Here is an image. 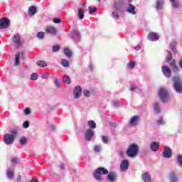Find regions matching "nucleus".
Listing matches in <instances>:
<instances>
[{
	"instance_id": "f257e3e1",
	"label": "nucleus",
	"mask_w": 182,
	"mask_h": 182,
	"mask_svg": "<svg viewBox=\"0 0 182 182\" xmlns=\"http://www.w3.org/2000/svg\"><path fill=\"white\" fill-rule=\"evenodd\" d=\"M109 174V171L104 167L97 168L94 173V178L97 181H102L103 178L102 176H106Z\"/></svg>"
},
{
	"instance_id": "f03ea898",
	"label": "nucleus",
	"mask_w": 182,
	"mask_h": 182,
	"mask_svg": "<svg viewBox=\"0 0 182 182\" xmlns=\"http://www.w3.org/2000/svg\"><path fill=\"white\" fill-rule=\"evenodd\" d=\"M139 145L136 144H132L129 145L127 151V156H128V157H131L132 159H134V157L139 154Z\"/></svg>"
},
{
	"instance_id": "7ed1b4c3",
	"label": "nucleus",
	"mask_w": 182,
	"mask_h": 182,
	"mask_svg": "<svg viewBox=\"0 0 182 182\" xmlns=\"http://www.w3.org/2000/svg\"><path fill=\"white\" fill-rule=\"evenodd\" d=\"M173 88L174 90L177 92V93H182V82L181 80L180 79V77L178 76H176L173 77Z\"/></svg>"
},
{
	"instance_id": "20e7f679",
	"label": "nucleus",
	"mask_w": 182,
	"mask_h": 182,
	"mask_svg": "<svg viewBox=\"0 0 182 182\" xmlns=\"http://www.w3.org/2000/svg\"><path fill=\"white\" fill-rule=\"evenodd\" d=\"M159 96L164 103H166V102H168L170 100V97H168V91H167V89L164 87L160 88L159 91Z\"/></svg>"
},
{
	"instance_id": "39448f33",
	"label": "nucleus",
	"mask_w": 182,
	"mask_h": 182,
	"mask_svg": "<svg viewBox=\"0 0 182 182\" xmlns=\"http://www.w3.org/2000/svg\"><path fill=\"white\" fill-rule=\"evenodd\" d=\"M140 123V117L138 115L132 117L129 121V127H136Z\"/></svg>"
},
{
	"instance_id": "423d86ee",
	"label": "nucleus",
	"mask_w": 182,
	"mask_h": 182,
	"mask_svg": "<svg viewBox=\"0 0 182 182\" xmlns=\"http://www.w3.org/2000/svg\"><path fill=\"white\" fill-rule=\"evenodd\" d=\"M11 25V20L6 17L0 18V29H6Z\"/></svg>"
},
{
	"instance_id": "0eeeda50",
	"label": "nucleus",
	"mask_w": 182,
	"mask_h": 182,
	"mask_svg": "<svg viewBox=\"0 0 182 182\" xmlns=\"http://www.w3.org/2000/svg\"><path fill=\"white\" fill-rule=\"evenodd\" d=\"M15 140V136L14 134H5L3 137V141L5 144H12Z\"/></svg>"
},
{
	"instance_id": "6e6552de",
	"label": "nucleus",
	"mask_w": 182,
	"mask_h": 182,
	"mask_svg": "<svg viewBox=\"0 0 182 182\" xmlns=\"http://www.w3.org/2000/svg\"><path fill=\"white\" fill-rule=\"evenodd\" d=\"M120 8H121V12H122L123 8H124V0H121V1H117L113 4V9L115 11H120Z\"/></svg>"
},
{
	"instance_id": "1a4fd4ad",
	"label": "nucleus",
	"mask_w": 182,
	"mask_h": 182,
	"mask_svg": "<svg viewBox=\"0 0 182 182\" xmlns=\"http://www.w3.org/2000/svg\"><path fill=\"white\" fill-rule=\"evenodd\" d=\"M21 58L23 59L25 58V53L23 52H18L16 53L15 55V59H14V65L15 66H19V63H21Z\"/></svg>"
},
{
	"instance_id": "9d476101",
	"label": "nucleus",
	"mask_w": 182,
	"mask_h": 182,
	"mask_svg": "<svg viewBox=\"0 0 182 182\" xmlns=\"http://www.w3.org/2000/svg\"><path fill=\"white\" fill-rule=\"evenodd\" d=\"M162 154H163V157H164V159H170V158H171V156H173L171 149L168 146H165L164 148Z\"/></svg>"
},
{
	"instance_id": "9b49d317",
	"label": "nucleus",
	"mask_w": 182,
	"mask_h": 182,
	"mask_svg": "<svg viewBox=\"0 0 182 182\" xmlns=\"http://www.w3.org/2000/svg\"><path fill=\"white\" fill-rule=\"evenodd\" d=\"M95 136V132H93L92 129H87L85 134V139L87 141H90L92 140V137Z\"/></svg>"
},
{
	"instance_id": "f8f14e48",
	"label": "nucleus",
	"mask_w": 182,
	"mask_h": 182,
	"mask_svg": "<svg viewBox=\"0 0 182 182\" xmlns=\"http://www.w3.org/2000/svg\"><path fill=\"white\" fill-rule=\"evenodd\" d=\"M13 42L17 48H19L22 45V41H21V36L16 33L13 37Z\"/></svg>"
},
{
	"instance_id": "ddd939ff",
	"label": "nucleus",
	"mask_w": 182,
	"mask_h": 182,
	"mask_svg": "<svg viewBox=\"0 0 182 182\" xmlns=\"http://www.w3.org/2000/svg\"><path fill=\"white\" fill-rule=\"evenodd\" d=\"M74 97L79 99L82 95V87L80 86H76L73 90Z\"/></svg>"
},
{
	"instance_id": "4468645a",
	"label": "nucleus",
	"mask_w": 182,
	"mask_h": 182,
	"mask_svg": "<svg viewBox=\"0 0 182 182\" xmlns=\"http://www.w3.org/2000/svg\"><path fill=\"white\" fill-rule=\"evenodd\" d=\"M162 72L165 77H170L171 76V70L167 65L162 66Z\"/></svg>"
},
{
	"instance_id": "2eb2a0df",
	"label": "nucleus",
	"mask_w": 182,
	"mask_h": 182,
	"mask_svg": "<svg viewBox=\"0 0 182 182\" xmlns=\"http://www.w3.org/2000/svg\"><path fill=\"white\" fill-rule=\"evenodd\" d=\"M117 177V175H116V173L108 172L107 176V179L108 180V181L114 182V181H116Z\"/></svg>"
},
{
	"instance_id": "dca6fc26",
	"label": "nucleus",
	"mask_w": 182,
	"mask_h": 182,
	"mask_svg": "<svg viewBox=\"0 0 182 182\" xmlns=\"http://www.w3.org/2000/svg\"><path fill=\"white\" fill-rule=\"evenodd\" d=\"M121 171H127L129 169V161L123 160L120 164Z\"/></svg>"
},
{
	"instance_id": "f3484780",
	"label": "nucleus",
	"mask_w": 182,
	"mask_h": 182,
	"mask_svg": "<svg viewBox=\"0 0 182 182\" xmlns=\"http://www.w3.org/2000/svg\"><path fill=\"white\" fill-rule=\"evenodd\" d=\"M141 178L144 182H151V175L149 172L142 173Z\"/></svg>"
},
{
	"instance_id": "a211bd4d",
	"label": "nucleus",
	"mask_w": 182,
	"mask_h": 182,
	"mask_svg": "<svg viewBox=\"0 0 182 182\" xmlns=\"http://www.w3.org/2000/svg\"><path fill=\"white\" fill-rule=\"evenodd\" d=\"M164 6V0H156L155 8L157 11H161Z\"/></svg>"
},
{
	"instance_id": "6ab92c4d",
	"label": "nucleus",
	"mask_w": 182,
	"mask_h": 182,
	"mask_svg": "<svg viewBox=\"0 0 182 182\" xmlns=\"http://www.w3.org/2000/svg\"><path fill=\"white\" fill-rule=\"evenodd\" d=\"M46 33H49L50 35L55 36V35H56L57 30L55 27L47 26L46 27Z\"/></svg>"
},
{
	"instance_id": "aec40b11",
	"label": "nucleus",
	"mask_w": 182,
	"mask_h": 182,
	"mask_svg": "<svg viewBox=\"0 0 182 182\" xmlns=\"http://www.w3.org/2000/svg\"><path fill=\"white\" fill-rule=\"evenodd\" d=\"M150 149L152 151H157L160 149V143L154 141L150 144Z\"/></svg>"
},
{
	"instance_id": "412c9836",
	"label": "nucleus",
	"mask_w": 182,
	"mask_h": 182,
	"mask_svg": "<svg viewBox=\"0 0 182 182\" xmlns=\"http://www.w3.org/2000/svg\"><path fill=\"white\" fill-rule=\"evenodd\" d=\"M169 182H178V176H177V173L174 172H171L169 174Z\"/></svg>"
},
{
	"instance_id": "4be33fe9",
	"label": "nucleus",
	"mask_w": 182,
	"mask_h": 182,
	"mask_svg": "<svg viewBox=\"0 0 182 182\" xmlns=\"http://www.w3.org/2000/svg\"><path fill=\"white\" fill-rule=\"evenodd\" d=\"M127 12H128V14H131L132 15H136V7L133 4H129L127 9Z\"/></svg>"
},
{
	"instance_id": "5701e85b",
	"label": "nucleus",
	"mask_w": 182,
	"mask_h": 182,
	"mask_svg": "<svg viewBox=\"0 0 182 182\" xmlns=\"http://www.w3.org/2000/svg\"><path fill=\"white\" fill-rule=\"evenodd\" d=\"M148 39L152 42H154L156 41H159V36H157L156 33L152 32L148 35Z\"/></svg>"
},
{
	"instance_id": "b1692460",
	"label": "nucleus",
	"mask_w": 182,
	"mask_h": 182,
	"mask_svg": "<svg viewBox=\"0 0 182 182\" xmlns=\"http://www.w3.org/2000/svg\"><path fill=\"white\" fill-rule=\"evenodd\" d=\"M37 9H36V6H31L28 9V15L30 16H33V15H35L37 12Z\"/></svg>"
},
{
	"instance_id": "393cba45",
	"label": "nucleus",
	"mask_w": 182,
	"mask_h": 182,
	"mask_svg": "<svg viewBox=\"0 0 182 182\" xmlns=\"http://www.w3.org/2000/svg\"><path fill=\"white\" fill-rule=\"evenodd\" d=\"M6 176L9 180H12L14 178V169L9 168L6 171Z\"/></svg>"
},
{
	"instance_id": "a878e982",
	"label": "nucleus",
	"mask_w": 182,
	"mask_h": 182,
	"mask_svg": "<svg viewBox=\"0 0 182 182\" xmlns=\"http://www.w3.org/2000/svg\"><path fill=\"white\" fill-rule=\"evenodd\" d=\"M73 38L74 41H79V39H80V34L79 33V31L74 30L73 31Z\"/></svg>"
},
{
	"instance_id": "bb28decb",
	"label": "nucleus",
	"mask_w": 182,
	"mask_h": 182,
	"mask_svg": "<svg viewBox=\"0 0 182 182\" xmlns=\"http://www.w3.org/2000/svg\"><path fill=\"white\" fill-rule=\"evenodd\" d=\"M176 45H177V43L176 42L175 40L172 41L171 43H170L171 50L174 53H177V50L176 49Z\"/></svg>"
},
{
	"instance_id": "cd10ccee",
	"label": "nucleus",
	"mask_w": 182,
	"mask_h": 182,
	"mask_svg": "<svg viewBox=\"0 0 182 182\" xmlns=\"http://www.w3.org/2000/svg\"><path fill=\"white\" fill-rule=\"evenodd\" d=\"M78 18L79 19H83L85 18V10L82 8L78 9Z\"/></svg>"
},
{
	"instance_id": "c85d7f7f",
	"label": "nucleus",
	"mask_w": 182,
	"mask_h": 182,
	"mask_svg": "<svg viewBox=\"0 0 182 182\" xmlns=\"http://www.w3.org/2000/svg\"><path fill=\"white\" fill-rule=\"evenodd\" d=\"M170 65L175 72H178V67L176 65V60L171 61Z\"/></svg>"
},
{
	"instance_id": "c756f323",
	"label": "nucleus",
	"mask_w": 182,
	"mask_h": 182,
	"mask_svg": "<svg viewBox=\"0 0 182 182\" xmlns=\"http://www.w3.org/2000/svg\"><path fill=\"white\" fill-rule=\"evenodd\" d=\"M19 143L21 144V146H26V143H28V138L22 136L20 138Z\"/></svg>"
},
{
	"instance_id": "7c9ffc66",
	"label": "nucleus",
	"mask_w": 182,
	"mask_h": 182,
	"mask_svg": "<svg viewBox=\"0 0 182 182\" xmlns=\"http://www.w3.org/2000/svg\"><path fill=\"white\" fill-rule=\"evenodd\" d=\"M154 110L155 113H160L161 109H160V105L159 103H155L154 105Z\"/></svg>"
},
{
	"instance_id": "2f4dec72",
	"label": "nucleus",
	"mask_w": 182,
	"mask_h": 182,
	"mask_svg": "<svg viewBox=\"0 0 182 182\" xmlns=\"http://www.w3.org/2000/svg\"><path fill=\"white\" fill-rule=\"evenodd\" d=\"M37 65L40 66V68H46V66H48V64L44 60L37 61Z\"/></svg>"
},
{
	"instance_id": "473e14b6",
	"label": "nucleus",
	"mask_w": 182,
	"mask_h": 182,
	"mask_svg": "<svg viewBox=\"0 0 182 182\" xmlns=\"http://www.w3.org/2000/svg\"><path fill=\"white\" fill-rule=\"evenodd\" d=\"M64 54L67 58H71L72 56V51L69 48H65L64 49Z\"/></svg>"
},
{
	"instance_id": "72a5a7b5",
	"label": "nucleus",
	"mask_w": 182,
	"mask_h": 182,
	"mask_svg": "<svg viewBox=\"0 0 182 182\" xmlns=\"http://www.w3.org/2000/svg\"><path fill=\"white\" fill-rule=\"evenodd\" d=\"M88 126L90 129H96V122L93 120L88 121Z\"/></svg>"
},
{
	"instance_id": "f704fd0d",
	"label": "nucleus",
	"mask_w": 182,
	"mask_h": 182,
	"mask_svg": "<svg viewBox=\"0 0 182 182\" xmlns=\"http://www.w3.org/2000/svg\"><path fill=\"white\" fill-rule=\"evenodd\" d=\"M61 65L63 66V68H69V61H68L66 59H62Z\"/></svg>"
},
{
	"instance_id": "c9c22d12",
	"label": "nucleus",
	"mask_w": 182,
	"mask_h": 182,
	"mask_svg": "<svg viewBox=\"0 0 182 182\" xmlns=\"http://www.w3.org/2000/svg\"><path fill=\"white\" fill-rule=\"evenodd\" d=\"M63 82L67 83V85H70V78L68 75H64L63 77Z\"/></svg>"
},
{
	"instance_id": "e433bc0d",
	"label": "nucleus",
	"mask_w": 182,
	"mask_h": 182,
	"mask_svg": "<svg viewBox=\"0 0 182 182\" xmlns=\"http://www.w3.org/2000/svg\"><path fill=\"white\" fill-rule=\"evenodd\" d=\"M173 8H178V0H170Z\"/></svg>"
},
{
	"instance_id": "4c0bfd02",
	"label": "nucleus",
	"mask_w": 182,
	"mask_h": 182,
	"mask_svg": "<svg viewBox=\"0 0 182 182\" xmlns=\"http://www.w3.org/2000/svg\"><path fill=\"white\" fill-rule=\"evenodd\" d=\"M54 83L56 86V87H60V86L62 85V83L59 81V80L58 79V77H55L54 79Z\"/></svg>"
},
{
	"instance_id": "58836bf2",
	"label": "nucleus",
	"mask_w": 182,
	"mask_h": 182,
	"mask_svg": "<svg viewBox=\"0 0 182 182\" xmlns=\"http://www.w3.org/2000/svg\"><path fill=\"white\" fill-rule=\"evenodd\" d=\"M168 53L167 57H166V62H170L173 59V55H171V52L166 50Z\"/></svg>"
},
{
	"instance_id": "ea45409f",
	"label": "nucleus",
	"mask_w": 182,
	"mask_h": 182,
	"mask_svg": "<svg viewBox=\"0 0 182 182\" xmlns=\"http://www.w3.org/2000/svg\"><path fill=\"white\" fill-rule=\"evenodd\" d=\"M134 66H136V62L134 61H130L127 65V68H129V69H133Z\"/></svg>"
},
{
	"instance_id": "a19ab883",
	"label": "nucleus",
	"mask_w": 182,
	"mask_h": 182,
	"mask_svg": "<svg viewBox=\"0 0 182 182\" xmlns=\"http://www.w3.org/2000/svg\"><path fill=\"white\" fill-rule=\"evenodd\" d=\"M37 38L38 39H43L45 38V33L43 31L38 32L37 33Z\"/></svg>"
},
{
	"instance_id": "79ce46f5",
	"label": "nucleus",
	"mask_w": 182,
	"mask_h": 182,
	"mask_svg": "<svg viewBox=\"0 0 182 182\" xmlns=\"http://www.w3.org/2000/svg\"><path fill=\"white\" fill-rule=\"evenodd\" d=\"M38 75L36 73L31 74V80H38Z\"/></svg>"
},
{
	"instance_id": "37998d69",
	"label": "nucleus",
	"mask_w": 182,
	"mask_h": 182,
	"mask_svg": "<svg viewBox=\"0 0 182 182\" xmlns=\"http://www.w3.org/2000/svg\"><path fill=\"white\" fill-rule=\"evenodd\" d=\"M157 124H159V126H163L164 124H166V122H164V120H163L162 119H158L156 121Z\"/></svg>"
},
{
	"instance_id": "c03bdc74",
	"label": "nucleus",
	"mask_w": 182,
	"mask_h": 182,
	"mask_svg": "<svg viewBox=\"0 0 182 182\" xmlns=\"http://www.w3.org/2000/svg\"><path fill=\"white\" fill-rule=\"evenodd\" d=\"M83 95L85 96V97H89V96H90V92L87 90H84Z\"/></svg>"
},
{
	"instance_id": "a18cd8bd",
	"label": "nucleus",
	"mask_w": 182,
	"mask_h": 182,
	"mask_svg": "<svg viewBox=\"0 0 182 182\" xmlns=\"http://www.w3.org/2000/svg\"><path fill=\"white\" fill-rule=\"evenodd\" d=\"M177 161L180 166H182V156L181 155H178L177 156Z\"/></svg>"
},
{
	"instance_id": "49530a36",
	"label": "nucleus",
	"mask_w": 182,
	"mask_h": 182,
	"mask_svg": "<svg viewBox=\"0 0 182 182\" xmlns=\"http://www.w3.org/2000/svg\"><path fill=\"white\" fill-rule=\"evenodd\" d=\"M112 18H114V19H119V14L116 11H112Z\"/></svg>"
},
{
	"instance_id": "de8ad7c7",
	"label": "nucleus",
	"mask_w": 182,
	"mask_h": 182,
	"mask_svg": "<svg viewBox=\"0 0 182 182\" xmlns=\"http://www.w3.org/2000/svg\"><path fill=\"white\" fill-rule=\"evenodd\" d=\"M102 140L103 143H105V144H107V143L109 141V137L102 136Z\"/></svg>"
},
{
	"instance_id": "09e8293b",
	"label": "nucleus",
	"mask_w": 182,
	"mask_h": 182,
	"mask_svg": "<svg viewBox=\"0 0 182 182\" xmlns=\"http://www.w3.org/2000/svg\"><path fill=\"white\" fill-rule=\"evenodd\" d=\"M130 90L131 92H137V90H139V87L132 85L130 87Z\"/></svg>"
},
{
	"instance_id": "8fccbe9b",
	"label": "nucleus",
	"mask_w": 182,
	"mask_h": 182,
	"mask_svg": "<svg viewBox=\"0 0 182 182\" xmlns=\"http://www.w3.org/2000/svg\"><path fill=\"white\" fill-rule=\"evenodd\" d=\"M23 127L24 129H28L29 127V121H26L23 123Z\"/></svg>"
},
{
	"instance_id": "3c124183",
	"label": "nucleus",
	"mask_w": 182,
	"mask_h": 182,
	"mask_svg": "<svg viewBox=\"0 0 182 182\" xmlns=\"http://www.w3.org/2000/svg\"><path fill=\"white\" fill-rule=\"evenodd\" d=\"M97 9H96V7H94V8H91V7H89V11H90V15H92V14H95V12H96Z\"/></svg>"
},
{
	"instance_id": "603ef678",
	"label": "nucleus",
	"mask_w": 182,
	"mask_h": 182,
	"mask_svg": "<svg viewBox=\"0 0 182 182\" xmlns=\"http://www.w3.org/2000/svg\"><path fill=\"white\" fill-rule=\"evenodd\" d=\"M42 79H49V73H45L42 75Z\"/></svg>"
},
{
	"instance_id": "864d4df0",
	"label": "nucleus",
	"mask_w": 182,
	"mask_h": 182,
	"mask_svg": "<svg viewBox=\"0 0 182 182\" xmlns=\"http://www.w3.org/2000/svg\"><path fill=\"white\" fill-rule=\"evenodd\" d=\"M113 106H114V107H117L118 106H120V102L113 101Z\"/></svg>"
},
{
	"instance_id": "5fc2aeb1",
	"label": "nucleus",
	"mask_w": 182,
	"mask_h": 182,
	"mask_svg": "<svg viewBox=\"0 0 182 182\" xmlns=\"http://www.w3.org/2000/svg\"><path fill=\"white\" fill-rule=\"evenodd\" d=\"M24 114L26 115L31 114V109H29V108H26L24 109Z\"/></svg>"
},
{
	"instance_id": "6e6d98bb",
	"label": "nucleus",
	"mask_w": 182,
	"mask_h": 182,
	"mask_svg": "<svg viewBox=\"0 0 182 182\" xmlns=\"http://www.w3.org/2000/svg\"><path fill=\"white\" fill-rule=\"evenodd\" d=\"M60 48L58 46H54L53 47V52H58V50H59Z\"/></svg>"
},
{
	"instance_id": "4d7b16f0",
	"label": "nucleus",
	"mask_w": 182,
	"mask_h": 182,
	"mask_svg": "<svg viewBox=\"0 0 182 182\" xmlns=\"http://www.w3.org/2000/svg\"><path fill=\"white\" fill-rule=\"evenodd\" d=\"M11 163L13 164H16L18 163V158H12L11 159Z\"/></svg>"
},
{
	"instance_id": "13d9d810",
	"label": "nucleus",
	"mask_w": 182,
	"mask_h": 182,
	"mask_svg": "<svg viewBox=\"0 0 182 182\" xmlns=\"http://www.w3.org/2000/svg\"><path fill=\"white\" fill-rule=\"evenodd\" d=\"M102 149V147L100 146H95V151H100V150Z\"/></svg>"
},
{
	"instance_id": "bf43d9fd",
	"label": "nucleus",
	"mask_w": 182,
	"mask_h": 182,
	"mask_svg": "<svg viewBox=\"0 0 182 182\" xmlns=\"http://www.w3.org/2000/svg\"><path fill=\"white\" fill-rule=\"evenodd\" d=\"M54 23H60V19L59 18H54L53 19Z\"/></svg>"
},
{
	"instance_id": "052dcab7",
	"label": "nucleus",
	"mask_w": 182,
	"mask_h": 182,
	"mask_svg": "<svg viewBox=\"0 0 182 182\" xmlns=\"http://www.w3.org/2000/svg\"><path fill=\"white\" fill-rule=\"evenodd\" d=\"M140 48H141L140 45H137L134 47L135 50H140Z\"/></svg>"
},
{
	"instance_id": "680f3d73",
	"label": "nucleus",
	"mask_w": 182,
	"mask_h": 182,
	"mask_svg": "<svg viewBox=\"0 0 182 182\" xmlns=\"http://www.w3.org/2000/svg\"><path fill=\"white\" fill-rule=\"evenodd\" d=\"M21 178H22V176H21V175H18V176H17L16 180H17V181H21Z\"/></svg>"
},
{
	"instance_id": "e2e57ef3",
	"label": "nucleus",
	"mask_w": 182,
	"mask_h": 182,
	"mask_svg": "<svg viewBox=\"0 0 182 182\" xmlns=\"http://www.w3.org/2000/svg\"><path fill=\"white\" fill-rule=\"evenodd\" d=\"M16 133H17V131L16 129H14V130L11 131V134H16Z\"/></svg>"
},
{
	"instance_id": "0e129e2a",
	"label": "nucleus",
	"mask_w": 182,
	"mask_h": 182,
	"mask_svg": "<svg viewBox=\"0 0 182 182\" xmlns=\"http://www.w3.org/2000/svg\"><path fill=\"white\" fill-rule=\"evenodd\" d=\"M60 169H61V170H65V164H61V165H60Z\"/></svg>"
},
{
	"instance_id": "69168bd1",
	"label": "nucleus",
	"mask_w": 182,
	"mask_h": 182,
	"mask_svg": "<svg viewBox=\"0 0 182 182\" xmlns=\"http://www.w3.org/2000/svg\"><path fill=\"white\" fill-rule=\"evenodd\" d=\"M112 126L113 127H117V125L116 124V123H112Z\"/></svg>"
},
{
	"instance_id": "338daca9",
	"label": "nucleus",
	"mask_w": 182,
	"mask_h": 182,
	"mask_svg": "<svg viewBox=\"0 0 182 182\" xmlns=\"http://www.w3.org/2000/svg\"><path fill=\"white\" fill-rule=\"evenodd\" d=\"M30 182H39V181H36V180L33 179V180H31Z\"/></svg>"
},
{
	"instance_id": "774afa93",
	"label": "nucleus",
	"mask_w": 182,
	"mask_h": 182,
	"mask_svg": "<svg viewBox=\"0 0 182 182\" xmlns=\"http://www.w3.org/2000/svg\"><path fill=\"white\" fill-rule=\"evenodd\" d=\"M132 1H133V0H128L129 4H130Z\"/></svg>"
}]
</instances>
